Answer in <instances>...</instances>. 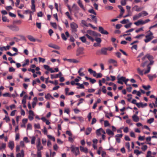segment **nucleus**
Instances as JSON below:
<instances>
[{
	"label": "nucleus",
	"instance_id": "nucleus-54",
	"mask_svg": "<svg viewBox=\"0 0 157 157\" xmlns=\"http://www.w3.org/2000/svg\"><path fill=\"white\" fill-rule=\"evenodd\" d=\"M50 24L52 26L55 28H56L57 27V25L56 23L55 22H51Z\"/></svg>",
	"mask_w": 157,
	"mask_h": 157
},
{
	"label": "nucleus",
	"instance_id": "nucleus-7",
	"mask_svg": "<svg viewBox=\"0 0 157 157\" xmlns=\"http://www.w3.org/2000/svg\"><path fill=\"white\" fill-rule=\"evenodd\" d=\"M83 53L82 48H79L77 49L76 52V56H78L80 55L83 54Z\"/></svg>",
	"mask_w": 157,
	"mask_h": 157
},
{
	"label": "nucleus",
	"instance_id": "nucleus-47",
	"mask_svg": "<svg viewBox=\"0 0 157 157\" xmlns=\"http://www.w3.org/2000/svg\"><path fill=\"white\" fill-rule=\"evenodd\" d=\"M154 121V119L153 118H151L149 119H148L147 121V122L148 123L151 124Z\"/></svg>",
	"mask_w": 157,
	"mask_h": 157
},
{
	"label": "nucleus",
	"instance_id": "nucleus-62",
	"mask_svg": "<svg viewBox=\"0 0 157 157\" xmlns=\"http://www.w3.org/2000/svg\"><path fill=\"white\" fill-rule=\"evenodd\" d=\"M32 128V125L30 124H28L27 126V130H31Z\"/></svg>",
	"mask_w": 157,
	"mask_h": 157
},
{
	"label": "nucleus",
	"instance_id": "nucleus-51",
	"mask_svg": "<svg viewBox=\"0 0 157 157\" xmlns=\"http://www.w3.org/2000/svg\"><path fill=\"white\" fill-rule=\"evenodd\" d=\"M126 0H122L121 1V4L122 6H124L126 5Z\"/></svg>",
	"mask_w": 157,
	"mask_h": 157
},
{
	"label": "nucleus",
	"instance_id": "nucleus-50",
	"mask_svg": "<svg viewBox=\"0 0 157 157\" xmlns=\"http://www.w3.org/2000/svg\"><path fill=\"white\" fill-rule=\"evenodd\" d=\"M61 37L62 39L64 40H67V38L63 33H62Z\"/></svg>",
	"mask_w": 157,
	"mask_h": 157
},
{
	"label": "nucleus",
	"instance_id": "nucleus-30",
	"mask_svg": "<svg viewBox=\"0 0 157 157\" xmlns=\"http://www.w3.org/2000/svg\"><path fill=\"white\" fill-rule=\"evenodd\" d=\"M29 63V59H25V62L22 64V66L25 67L26 66L28 65Z\"/></svg>",
	"mask_w": 157,
	"mask_h": 157
},
{
	"label": "nucleus",
	"instance_id": "nucleus-29",
	"mask_svg": "<svg viewBox=\"0 0 157 157\" xmlns=\"http://www.w3.org/2000/svg\"><path fill=\"white\" fill-rule=\"evenodd\" d=\"M88 71L90 74L93 75L94 76L96 77V76L97 73L95 71L93 70L92 69H88Z\"/></svg>",
	"mask_w": 157,
	"mask_h": 157
},
{
	"label": "nucleus",
	"instance_id": "nucleus-4",
	"mask_svg": "<svg viewBox=\"0 0 157 157\" xmlns=\"http://www.w3.org/2000/svg\"><path fill=\"white\" fill-rule=\"evenodd\" d=\"M7 26L10 29L13 31H18L19 30V27L15 25H7Z\"/></svg>",
	"mask_w": 157,
	"mask_h": 157
},
{
	"label": "nucleus",
	"instance_id": "nucleus-61",
	"mask_svg": "<svg viewBox=\"0 0 157 157\" xmlns=\"http://www.w3.org/2000/svg\"><path fill=\"white\" fill-rule=\"evenodd\" d=\"M147 146L146 145H144L142 146L141 149L142 150L144 151H145L147 149Z\"/></svg>",
	"mask_w": 157,
	"mask_h": 157
},
{
	"label": "nucleus",
	"instance_id": "nucleus-19",
	"mask_svg": "<svg viewBox=\"0 0 157 157\" xmlns=\"http://www.w3.org/2000/svg\"><path fill=\"white\" fill-rule=\"evenodd\" d=\"M35 1L34 0H31V9L32 10H33V12L35 11Z\"/></svg>",
	"mask_w": 157,
	"mask_h": 157
},
{
	"label": "nucleus",
	"instance_id": "nucleus-63",
	"mask_svg": "<svg viewBox=\"0 0 157 157\" xmlns=\"http://www.w3.org/2000/svg\"><path fill=\"white\" fill-rule=\"evenodd\" d=\"M126 147L128 150H129L130 148V145L129 143L128 142H127L125 143Z\"/></svg>",
	"mask_w": 157,
	"mask_h": 157
},
{
	"label": "nucleus",
	"instance_id": "nucleus-26",
	"mask_svg": "<svg viewBox=\"0 0 157 157\" xmlns=\"http://www.w3.org/2000/svg\"><path fill=\"white\" fill-rule=\"evenodd\" d=\"M85 78L87 80H89L90 81L92 84L96 82V80L95 79H92L87 76L85 77Z\"/></svg>",
	"mask_w": 157,
	"mask_h": 157
},
{
	"label": "nucleus",
	"instance_id": "nucleus-41",
	"mask_svg": "<svg viewBox=\"0 0 157 157\" xmlns=\"http://www.w3.org/2000/svg\"><path fill=\"white\" fill-rule=\"evenodd\" d=\"M88 12L91 13L93 14H94L95 15H96V13L94 11V10L93 9H91L90 10H89Z\"/></svg>",
	"mask_w": 157,
	"mask_h": 157
},
{
	"label": "nucleus",
	"instance_id": "nucleus-24",
	"mask_svg": "<svg viewBox=\"0 0 157 157\" xmlns=\"http://www.w3.org/2000/svg\"><path fill=\"white\" fill-rule=\"evenodd\" d=\"M6 147V144L4 143H0V150H4Z\"/></svg>",
	"mask_w": 157,
	"mask_h": 157
},
{
	"label": "nucleus",
	"instance_id": "nucleus-34",
	"mask_svg": "<svg viewBox=\"0 0 157 157\" xmlns=\"http://www.w3.org/2000/svg\"><path fill=\"white\" fill-rule=\"evenodd\" d=\"M69 61L70 62H72L74 63H77L79 62V61L78 60H77L76 59H69Z\"/></svg>",
	"mask_w": 157,
	"mask_h": 157
},
{
	"label": "nucleus",
	"instance_id": "nucleus-60",
	"mask_svg": "<svg viewBox=\"0 0 157 157\" xmlns=\"http://www.w3.org/2000/svg\"><path fill=\"white\" fill-rule=\"evenodd\" d=\"M132 23H130L128 24H126V25H125L124 26V27L127 28V29H128L129 28H130L131 26V25H132Z\"/></svg>",
	"mask_w": 157,
	"mask_h": 157
},
{
	"label": "nucleus",
	"instance_id": "nucleus-11",
	"mask_svg": "<svg viewBox=\"0 0 157 157\" xmlns=\"http://www.w3.org/2000/svg\"><path fill=\"white\" fill-rule=\"evenodd\" d=\"M14 146V144L13 141H10L8 144V147L11 150H12Z\"/></svg>",
	"mask_w": 157,
	"mask_h": 157
},
{
	"label": "nucleus",
	"instance_id": "nucleus-10",
	"mask_svg": "<svg viewBox=\"0 0 157 157\" xmlns=\"http://www.w3.org/2000/svg\"><path fill=\"white\" fill-rule=\"evenodd\" d=\"M124 77L122 76L120 78H117V83L121 84H123V82L124 81Z\"/></svg>",
	"mask_w": 157,
	"mask_h": 157
},
{
	"label": "nucleus",
	"instance_id": "nucleus-40",
	"mask_svg": "<svg viewBox=\"0 0 157 157\" xmlns=\"http://www.w3.org/2000/svg\"><path fill=\"white\" fill-rule=\"evenodd\" d=\"M79 39L83 43L86 42V39L85 36H83L79 38Z\"/></svg>",
	"mask_w": 157,
	"mask_h": 157
},
{
	"label": "nucleus",
	"instance_id": "nucleus-5",
	"mask_svg": "<svg viewBox=\"0 0 157 157\" xmlns=\"http://www.w3.org/2000/svg\"><path fill=\"white\" fill-rule=\"evenodd\" d=\"M96 134L97 136H101L103 134H105V132L104 130L101 128L96 130Z\"/></svg>",
	"mask_w": 157,
	"mask_h": 157
},
{
	"label": "nucleus",
	"instance_id": "nucleus-35",
	"mask_svg": "<svg viewBox=\"0 0 157 157\" xmlns=\"http://www.w3.org/2000/svg\"><path fill=\"white\" fill-rule=\"evenodd\" d=\"M140 17H141L139 14L137 15H135L133 17V20L135 21Z\"/></svg>",
	"mask_w": 157,
	"mask_h": 157
},
{
	"label": "nucleus",
	"instance_id": "nucleus-64",
	"mask_svg": "<svg viewBox=\"0 0 157 157\" xmlns=\"http://www.w3.org/2000/svg\"><path fill=\"white\" fill-rule=\"evenodd\" d=\"M39 61L40 62H41L42 63H44L45 61V59L44 58H43L41 57H39Z\"/></svg>",
	"mask_w": 157,
	"mask_h": 157
},
{
	"label": "nucleus",
	"instance_id": "nucleus-15",
	"mask_svg": "<svg viewBox=\"0 0 157 157\" xmlns=\"http://www.w3.org/2000/svg\"><path fill=\"white\" fill-rule=\"evenodd\" d=\"M37 102V97H35L33 98V101L32 102V107L33 108H34L36 103Z\"/></svg>",
	"mask_w": 157,
	"mask_h": 157
},
{
	"label": "nucleus",
	"instance_id": "nucleus-6",
	"mask_svg": "<svg viewBox=\"0 0 157 157\" xmlns=\"http://www.w3.org/2000/svg\"><path fill=\"white\" fill-rule=\"evenodd\" d=\"M73 11L75 13H78V11L79 10V8L78 6L75 4H74L72 7Z\"/></svg>",
	"mask_w": 157,
	"mask_h": 157
},
{
	"label": "nucleus",
	"instance_id": "nucleus-23",
	"mask_svg": "<svg viewBox=\"0 0 157 157\" xmlns=\"http://www.w3.org/2000/svg\"><path fill=\"white\" fill-rule=\"evenodd\" d=\"M87 33L86 34H88L89 35L94 36V35L95 32L89 30L87 31Z\"/></svg>",
	"mask_w": 157,
	"mask_h": 157
},
{
	"label": "nucleus",
	"instance_id": "nucleus-44",
	"mask_svg": "<svg viewBox=\"0 0 157 157\" xmlns=\"http://www.w3.org/2000/svg\"><path fill=\"white\" fill-rule=\"evenodd\" d=\"M109 62L110 63H113L114 66H116V62L115 60L113 59H110L109 60Z\"/></svg>",
	"mask_w": 157,
	"mask_h": 157
},
{
	"label": "nucleus",
	"instance_id": "nucleus-18",
	"mask_svg": "<svg viewBox=\"0 0 157 157\" xmlns=\"http://www.w3.org/2000/svg\"><path fill=\"white\" fill-rule=\"evenodd\" d=\"M146 57H147L149 60V61L152 60L153 58L152 56L149 55H147L143 58L142 59L144 60Z\"/></svg>",
	"mask_w": 157,
	"mask_h": 157
},
{
	"label": "nucleus",
	"instance_id": "nucleus-52",
	"mask_svg": "<svg viewBox=\"0 0 157 157\" xmlns=\"http://www.w3.org/2000/svg\"><path fill=\"white\" fill-rule=\"evenodd\" d=\"M66 15L68 17V18L71 20H72V18L71 16H70L69 13L68 12H67L65 13Z\"/></svg>",
	"mask_w": 157,
	"mask_h": 157
},
{
	"label": "nucleus",
	"instance_id": "nucleus-8",
	"mask_svg": "<svg viewBox=\"0 0 157 157\" xmlns=\"http://www.w3.org/2000/svg\"><path fill=\"white\" fill-rule=\"evenodd\" d=\"M29 115L28 117V118L29 120L31 121L33 119V117L34 116V114L33 112L31 110H30L29 112Z\"/></svg>",
	"mask_w": 157,
	"mask_h": 157
},
{
	"label": "nucleus",
	"instance_id": "nucleus-45",
	"mask_svg": "<svg viewBox=\"0 0 157 157\" xmlns=\"http://www.w3.org/2000/svg\"><path fill=\"white\" fill-rule=\"evenodd\" d=\"M3 120L7 122H8L10 121V119L9 117L7 116H6L5 118L3 119Z\"/></svg>",
	"mask_w": 157,
	"mask_h": 157
},
{
	"label": "nucleus",
	"instance_id": "nucleus-1",
	"mask_svg": "<svg viewBox=\"0 0 157 157\" xmlns=\"http://www.w3.org/2000/svg\"><path fill=\"white\" fill-rule=\"evenodd\" d=\"M149 31L150 33L145 36L146 39L144 40V42L146 43L150 41L154 38L152 32H151L150 30Z\"/></svg>",
	"mask_w": 157,
	"mask_h": 157
},
{
	"label": "nucleus",
	"instance_id": "nucleus-55",
	"mask_svg": "<svg viewBox=\"0 0 157 157\" xmlns=\"http://www.w3.org/2000/svg\"><path fill=\"white\" fill-rule=\"evenodd\" d=\"M63 22L65 24L66 27H69L68 23L67 20H65L64 21H63Z\"/></svg>",
	"mask_w": 157,
	"mask_h": 157
},
{
	"label": "nucleus",
	"instance_id": "nucleus-46",
	"mask_svg": "<svg viewBox=\"0 0 157 157\" xmlns=\"http://www.w3.org/2000/svg\"><path fill=\"white\" fill-rule=\"evenodd\" d=\"M36 147L37 148V151H40V150L43 148V147L41 145L37 146Z\"/></svg>",
	"mask_w": 157,
	"mask_h": 157
},
{
	"label": "nucleus",
	"instance_id": "nucleus-22",
	"mask_svg": "<svg viewBox=\"0 0 157 157\" xmlns=\"http://www.w3.org/2000/svg\"><path fill=\"white\" fill-rule=\"evenodd\" d=\"M29 40L32 42H35L36 41V39L31 35H28L27 36Z\"/></svg>",
	"mask_w": 157,
	"mask_h": 157
},
{
	"label": "nucleus",
	"instance_id": "nucleus-12",
	"mask_svg": "<svg viewBox=\"0 0 157 157\" xmlns=\"http://www.w3.org/2000/svg\"><path fill=\"white\" fill-rule=\"evenodd\" d=\"M147 104L145 103L144 104H143L142 102L140 103H138L137 104H136V106L138 107V108H140V107L143 108L145 106H147Z\"/></svg>",
	"mask_w": 157,
	"mask_h": 157
},
{
	"label": "nucleus",
	"instance_id": "nucleus-36",
	"mask_svg": "<svg viewBox=\"0 0 157 157\" xmlns=\"http://www.w3.org/2000/svg\"><path fill=\"white\" fill-rule=\"evenodd\" d=\"M144 69H138V71L140 75H142L144 74Z\"/></svg>",
	"mask_w": 157,
	"mask_h": 157
},
{
	"label": "nucleus",
	"instance_id": "nucleus-28",
	"mask_svg": "<svg viewBox=\"0 0 157 157\" xmlns=\"http://www.w3.org/2000/svg\"><path fill=\"white\" fill-rule=\"evenodd\" d=\"M78 4L79 5V6L82 8V9L84 10V7L83 5L82 1L80 0H78L77 2Z\"/></svg>",
	"mask_w": 157,
	"mask_h": 157
},
{
	"label": "nucleus",
	"instance_id": "nucleus-3",
	"mask_svg": "<svg viewBox=\"0 0 157 157\" xmlns=\"http://www.w3.org/2000/svg\"><path fill=\"white\" fill-rule=\"evenodd\" d=\"M70 26L72 33H75L77 32V29L78 28V26L77 24L75 22H72L70 24Z\"/></svg>",
	"mask_w": 157,
	"mask_h": 157
},
{
	"label": "nucleus",
	"instance_id": "nucleus-31",
	"mask_svg": "<svg viewBox=\"0 0 157 157\" xmlns=\"http://www.w3.org/2000/svg\"><path fill=\"white\" fill-rule=\"evenodd\" d=\"M2 20L4 22H10L9 20L7 19V17L5 16H2Z\"/></svg>",
	"mask_w": 157,
	"mask_h": 157
},
{
	"label": "nucleus",
	"instance_id": "nucleus-27",
	"mask_svg": "<svg viewBox=\"0 0 157 157\" xmlns=\"http://www.w3.org/2000/svg\"><path fill=\"white\" fill-rule=\"evenodd\" d=\"M106 131V133L109 135H113L114 134L113 131L109 129H107Z\"/></svg>",
	"mask_w": 157,
	"mask_h": 157
},
{
	"label": "nucleus",
	"instance_id": "nucleus-39",
	"mask_svg": "<svg viewBox=\"0 0 157 157\" xmlns=\"http://www.w3.org/2000/svg\"><path fill=\"white\" fill-rule=\"evenodd\" d=\"M134 153L136 154L137 155L141 154L142 153L141 151H140L138 150H134Z\"/></svg>",
	"mask_w": 157,
	"mask_h": 157
},
{
	"label": "nucleus",
	"instance_id": "nucleus-16",
	"mask_svg": "<svg viewBox=\"0 0 157 157\" xmlns=\"http://www.w3.org/2000/svg\"><path fill=\"white\" fill-rule=\"evenodd\" d=\"M134 24L137 26L140 25H143V20H139L137 21L134 22Z\"/></svg>",
	"mask_w": 157,
	"mask_h": 157
},
{
	"label": "nucleus",
	"instance_id": "nucleus-38",
	"mask_svg": "<svg viewBox=\"0 0 157 157\" xmlns=\"http://www.w3.org/2000/svg\"><path fill=\"white\" fill-rule=\"evenodd\" d=\"M129 20L128 19H124L123 20L121 21L120 22L122 24H126L127 22H129Z\"/></svg>",
	"mask_w": 157,
	"mask_h": 157
},
{
	"label": "nucleus",
	"instance_id": "nucleus-32",
	"mask_svg": "<svg viewBox=\"0 0 157 157\" xmlns=\"http://www.w3.org/2000/svg\"><path fill=\"white\" fill-rule=\"evenodd\" d=\"M92 130V129L91 128H88L86 131V135H88L90 134L91 131Z\"/></svg>",
	"mask_w": 157,
	"mask_h": 157
},
{
	"label": "nucleus",
	"instance_id": "nucleus-53",
	"mask_svg": "<svg viewBox=\"0 0 157 157\" xmlns=\"http://www.w3.org/2000/svg\"><path fill=\"white\" fill-rule=\"evenodd\" d=\"M34 127L35 128L40 129V126L39 124H35Z\"/></svg>",
	"mask_w": 157,
	"mask_h": 157
},
{
	"label": "nucleus",
	"instance_id": "nucleus-13",
	"mask_svg": "<svg viewBox=\"0 0 157 157\" xmlns=\"http://www.w3.org/2000/svg\"><path fill=\"white\" fill-rule=\"evenodd\" d=\"M108 49L107 48H103L101 49V54L104 55H107V51Z\"/></svg>",
	"mask_w": 157,
	"mask_h": 157
},
{
	"label": "nucleus",
	"instance_id": "nucleus-57",
	"mask_svg": "<svg viewBox=\"0 0 157 157\" xmlns=\"http://www.w3.org/2000/svg\"><path fill=\"white\" fill-rule=\"evenodd\" d=\"M143 87L145 90H147L151 88L150 85H148L147 86L143 85Z\"/></svg>",
	"mask_w": 157,
	"mask_h": 157
},
{
	"label": "nucleus",
	"instance_id": "nucleus-17",
	"mask_svg": "<svg viewBox=\"0 0 157 157\" xmlns=\"http://www.w3.org/2000/svg\"><path fill=\"white\" fill-rule=\"evenodd\" d=\"M90 16L91 17V19L93 20V21L95 24H97V19L96 17L95 16H94L92 14L90 15Z\"/></svg>",
	"mask_w": 157,
	"mask_h": 157
},
{
	"label": "nucleus",
	"instance_id": "nucleus-33",
	"mask_svg": "<svg viewBox=\"0 0 157 157\" xmlns=\"http://www.w3.org/2000/svg\"><path fill=\"white\" fill-rule=\"evenodd\" d=\"M85 36L89 40H91L93 42L94 40V39L90 35H89L88 34H86Z\"/></svg>",
	"mask_w": 157,
	"mask_h": 157
},
{
	"label": "nucleus",
	"instance_id": "nucleus-20",
	"mask_svg": "<svg viewBox=\"0 0 157 157\" xmlns=\"http://www.w3.org/2000/svg\"><path fill=\"white\" fill-rule=\"evenodd\" d=\"M24 151L23 150H21V153H19L17 154L16 157H24Z\"/></svg>",
	"mask_w": 157,
	"mask_h": 157
},
{
	"label": "nucleus",
	"instance_id": "nucleus-42",
	"mask_svg": "<svg viewBox=\"0 0 157 157\" xmlns=\"http://www.w3.org/2000/svg\"><path fill=\"white\" fill-rule=\"evenodd\" d=\"M95 40L97 42V43L99 44H100L101 41V39L99 37H96Z\"/></svg>",
	"mask_w": 157,
	"mask_h": 157
},
{
	"label": "nucleus",
	"instance_id": "nucleus-21",
	"mask_svg": "<svg viewBox=\"0 0 157 157\" xmlns=\"http://www.w3.org/2000/svg\"><path fill=\"white\" fill-rule=\"evenodd\" d=\"M80 148L81 151L84 152L85 153H87L88 152V149L86 147H84L82 146H80Z\"/></svg>",
	"mask_w": 157,
	"mask_h": 157
},
{
	"label": "nucleus",
	"instance_id": "nucleus-56",
	"mask_svg": "<svg viewBox=\"0 0 157 157\" xmlns=\"http://www.w3.org/2000/svg\"><path fill=\"white\" fill-rule=\"evenodd\" d=\"M36 27L39 29H40L41 28V23H40L36 22Z\"/></svg>",
	"mask_w": 157,
	"mask_h": 157
},
{
	"label": "nucleus",
	"instance_id": "nucleus-9",
	"mask_svg": "<svg viewBox=\"0 0 157 157\" xmlns=\"http://www.w3.org/2000/svg\"><path fill=\"white\" fill-rule=\"evenodd\" d=\"M123 136L122 134H117L115 135V137L116 138V140L117 141L118 143H120V138H122Z\"/></svg>",
	"mask_w": 157,
	"mask_h": 157
},
{
	"label": "nucleus",
	"instance_id": "nucleus-37",
	"mask_svg": "<svg viewBox=\"0 0 157 157\" xmlns=\"http://www.w3.org/2000/svg\"><path fill=\"white\" fill-rule=\"evenodd\" d=\"M148 77L150 80H152L153 78H155L156 75L155 74H154L152 75H148Z\"/></svg>",
	"mask_w": 157,
	"mask_h": 157
},
{
	"label": "nucleus",
	"instance_id": "nucleus-58",
	"mask_svg": "<svg viewBox=\"0 0 157 157\" xmlns=\"http://www.w3.org/2000/svg\"><path fill=\"white\" fill-rule=\"evenodd\" d=\"M35 139L36 138L34 136H33L32 137V139L31 141V144H35Z\"/></svg>",
	"mask_w": 157,
	"mask_h": 157
},
{
	"label": "nucleus",
	"instance_id": "nucleus-49",
	"mask_svg": "<svg viewBox=\"0 0 157 157\" xmlns=\"http://www.w3.org/2000/svg\"><path fill=\"white\" fill-rule=\"evenodd\" d=\"M109 125H110V124H109L108 121H104V126L105 127H106L109 126Z\"/></svg>",
	"mask_w": 157,
	"mask_h": 157
},
{
	"label": "nucleus",
	"instance_id": "nucleus-14",
	"mask_svg": "<svg viewBox=\"0 0 157 157\" xmlns=\"http://www.w3.org/2000/svg\"><path fill=\"white\" fill-rule=\"evenodd\" d=\"M141 17L146 16L148 15V13L145 11H143L139 13Z\"/></svg>",
	"mask_w": 157,
	"mask_h": 157
},
{
	"label": "nucleus",
	"instance_id": "nucleus-48",
	"mask_svg": "<svg viewBox=\"0 0 157 157\" xmlns=\"http://www.w3.org/2000/svg\"><path fill=\"white\" fill-rule=\"evenodd\" d=\"M47 137L49 139L53 140L54 141H55V139L54 137L50 135H48Z\"/></svg>",
	"mask_w": 157,
	"mask_h": 157
},
{
	"label": "nucleus",
	"instance_id": "nucleus-59",
	"mask_svg": "<svg viewBox=\"0 0 157 157\" xmlns=\"http://www.w3.org/2000/svg\"><path fill=\"white\" fill-rule=\"evenodd\" d=\"M99 31L101 33H103V31H104V29L102 27H99Z\"/></svg>",
	"mask_w": 157,
	"mask_h": 157
},
{
	"label": "nucleus",
	"instance_id": "nucleus-2",
	"mask_svg": "<svg viewBox=\"0 0 157 157\" xmlns=\"http://www.w3.org/2000/svg\"><path fill=\"white\" fill-rule=\"evenodd\" d=\"M71 151L75 154L76 156L79 154V151L78 147H75L71 145L70 147Z\"/></svg>",
	"mask_w": 157,
	"mask_h": 157
},
{
	"label": "nucleus",
	"instance_id": "nucleus-43",
	"mask_svg": "<svg viewBox=\"0 0 157 157\" xmlns=\"http://www.w3.org/2000/svg\"><path fill=\"white\" fill-rule=\"evenodd\" d=\"M134 8H136L135 10L136 11L138 12L140 11L142 9L140 7H139L138 6H134Z\"/></svg>",
	"mask_w": 157,
	"mask_h": 157
},
{
	"label": "nucleus",
	"instance_id": "nucleus-25",
	"mask_svg": "<svg viewBox=\"0 0 157 157\" xmlns=\"http://www.w3.org/2000/svg\"><path fill=\"white\" fill-rule=\"evenodd\" d=\"M132 118L133 121L136 122H138L139 121V117L136 115H134L132 116Z\"/></svg>",
	"mask_w": 157,
	"mask_h": 157
}]
</instances>
